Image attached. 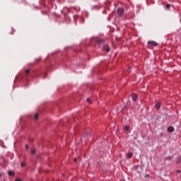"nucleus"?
<instances>
[{
	"label": "nucleus",
	"instance_id": "nucleus-6",
	"mask_svg": "<svg viewBox=\"0 0 181 181\" xmlns=\"http://www.w3.org/2000/svg\"><path fill=\"white\" fill-rule=\"evenodd\" d=\"M168 132H173L175 131V128L173 127H169L167 129Z\"/></svg>",
	"mask_w": 181,
	"mask_h": 181
},
{
	"label": "nucleus",
	"instance_id": "nucleus-27",
	"mask_svg": "<svg viewBox=\"0 0 181 181\" xmlns=\"http://www.w3.org/2000/svg\"><path fill=\"white\" fill-rule=\"evenodd\" d=\"M1 176H2V174H0V177H1Z\"/></svg>",
	"mask_w": 181,
	"mask_h": 181
},
{
	"label": "nucleus",
	"instance_id": "nucleus-20",
	"mask_svg": "<svg viewBox=\"0 0 181 181\" xmlns=\"http://www.w3.org/2000/svg\"><path fill=\"white\" fill-rule=\"evenodd\" d=\"M25 149H29V145L28 144L25 145Z\"/></svg>",
	"mask_w": 181,
	"mask_h": 181
},
{
	"label": "nucleus",
	"instance_id": "nucleus-4",
	"mask_svg": "<svg viewBox=\"0 0 181 181\" xmlns=\"http://www.w3.org/2000/svg\"><path fill=\"white\" fill-rule=\"evenodd\" d=\"M148 45H151V46H158V42L155 41H149Z\"/></svg>",
	"mask_w": 181,
	"mask_h": 181
},
{
	"label": "nucleus",
	"instance_id": "nucleus-22",
	"mask_svg": "<svg viewBox=\"0 0 181 181\" xmlns=\"http://www.w3.org/2000/svg\"><path fill=\"white\" fill-rule=\"evenodd\" d=\"M177 173H181V170H177Z\"/></svg>",
	"mask_w": 181,
	"mask_h": 181
},
{
	"label": "nucleus",
	"instance_id": "nucleus-18",
	"mask_svg": "<svg viewBox=\"0 0 181 181\" xmlns=\"http://www.w3.org/2000/svg\"><path fill=\"white\" fill-rule=\"evenodd\" d=\"M87 101H88V103H89V104H92L93 103V102H91V100L90 98H88Z\"/></svg>",
	"mask_w": 181,
	"mask_h": 181
},
{
	"label": "nucleus",
	"instance_id": "nucleus-12",
	"mask_svg": "<svg viewBox=\"0 0 181 181\" xmlns=\"http://www.w3.org/2000/svg\"><path fill=\"white\" fill-rule=\"evenodd\" d=\"M172 6V5L169 4H167L165 5V9H170V7Z\"/></svg>",
	"mask_w": 181,
	"mask_h": 181
},
{
	"label": "nucleus",
	"instance_id": "nucleus-21",
	"mask_svg": "<svg viewBox=\"0 0 181 181\" xmlns=\"http://www.w3.org/2000/svg\"><path fill=\"white\" fill-rule=\"evenodd\" d=\"M125 108H127V106H124V107L122 109V111H124V110H125Z\"/></svg>",
	"mask_w": 181,
	"mask_h": 181
},
{
	"label": "nucleus",
	"instance_id": "nucleus-8",
	"mask_svg": "<svg viewBox=\"0 0 181 181\" xmlns=\"http://www.w3.org/2000/svg\"><path fill=\"white\" fill-rule=\"evenodd\" d=\"M156 110H160V103H156Z\"/></svg>",
	"mask_w": 181,
	"mask_h": 181
},
{
	"label": "nucleus",
	"instance_id": "nucleus-28",
	"mask_svg": "<svg viewBox=\"0 0 181 181\" xmlns=\"http://www.w3.org/2000/svg\"><path fill=\"white\" fill-rule=\"evenodd\" d=\"M180 160H181V157H179Z\"/></svg>",
	"mask_w": 181,
	"mask_h": 181
},
{
	"label": "nucleus",
	"instance_id": "nucleus-11",
	"mask_svg": "<svg viewBox=\"0 0 181 181\" xmlns=\"http://www.w3.org/2000/svg\"><path fill=\"white\" fill-rule=\"evenodd\" d=\"M127 158L131 159V158H132V153H128L127 155Z\"/></svg>",
	"mask_w": 181,
	"mask_h": 181
},
{
	"label": "nucleus",
	"instance_id": "nucleus-24",
	"mask_svg": "<svg viewBox=\"0 0 181 181\" xmlns=\"http://www.w3.org/2000/svg\"><path fill=\"white\" fill-rule=\"evenodd\" d=\"M129 70H131V67L130 66H129L127 71H129Z\"/></svg>",
	"mask_w": 181,
	"mask_h": 181
},
{
	"label": "nucleus",
	"instance_id": "nucleus-17",
	"mask_svg": "<svg viewBox=\"0 0 181 181\" xmlns=\"http://www.w3.org/2000/svg\"><path fill=\"white\" fill-rule=\"evenodd\" d=\"M131 105V101L128 100L127 103V107H129Z\"/></svg>",
	"mask_w": 181,
	"mask_h": 181
},
{
	"label": "nucleus",
	"instance_id": "nucleus-1",
	"mask_svg": "<svg viewBox=\"0 0 181 181\" xmlns=\"http://www.w3.org/2000/svg\"><path fill=\"white\" fill-rule=\"evenodd\" d=\"M125 12V9L124 8H119L117 9V15L118 16L122 17V15H124V13Z\"/></svg>",
	"mask_w": 181,
	"mask_h": 181
},
{
	"label": "nucleus",
	"instance_id": "nucleus-10",
	"mask_svg": "<svg viewBox=\"0 0 181 181\" xmlns=\"http://www.w3.org/2000/svg\"><path fill=\"white\" fill-rule=\"evenodd\" d=\"M172 159H173V156H168L164 158L165 160H172Z\"/></svg>",
	"mask_w": 181,
	"mask_h": 181
},
{
	"label": "nucleus",
	"instance_id": "nucleus-2",
	"mask_svg": "<svg viewBox=\"0 0 181 181\" xmlns=\"http://www.w3.org/2000/svg\"><path fill=\"white\" fill-rule=\"evenodd\" d=\"M95 43H97V45H99V46H101V45H104V40L100 38H97L95 40Z\"/></svg>",
	"mask_w": 181,
	"mask_h": 181
},
{
	"label": "nucleus",
	"instance_id": "nucleus-15",
	"mask_svg": "<svg viewBox=\"0 0 181 181\" xmlns=\"http://www.w3.org/2000/svg\"><path fill=\"white\" fill-rule=\"evenodd\" d=\"M77 160L80 162V160H81V158H80V157H78L77 158H74V162H77Z\"/></svg>",
	"mask_w": 181,
	"mask_h": 181
},
{
	"label": "nucleus",
	"instance_id": "nucleus-14",
	"mask_svg": "<svg viewBox=\"0 0 181 181\" xmlns=\"http://www.w3.org/2000/svg\"><path fill=\"white\" fill-rule=\"evenodd\" d=\"M124 130H126L127 132L129 131V126H125Z\"/></svg>",
	"mask_w": 181,
	"mask_h": 181
},
{
	"label": "nucleus",
	"instance_id": "nucleus-25",
	"mask_svg": "<svg viewBox=\"0 0 181 181\" xmlns=\"http://www.w3.org/2000/svg\"><path fill=\"white\" fill-rule=\"evenodd\" d=\"M91 133H86V135H90Z\"/></svg>",
	"mask_w": 181,
	"mask_h": 181
},
{
	"label": "nucleus",
	"instance_id": "nucleus-13",
	"mask_svg": "<svg viewBox=\"0 0 181 181\" xmlns=\"http://www.w3.org/2000/svg\"><path fill=\"white\" fill-rule=\"evenodd\" d=\"M29 73H30V69H26L25 71V74H29Z\"/></svg>",
	"mask_w": 181,
	"mask_h": 181
},
{
	"label": "nucleus",
	"instance_id": "nucleus-7",
	"mask_svg": "<svg viewBox=\"0 0 181 181\" xmlns=\"http://www.w3.org/2000/svg\"><path fill=\"white\" fill-rule=\"evenodd\" d=\"M103 49L105 50V52H110V47H108L107 45H105L103 47Z\"/></svg>",
	"mask_w": 181,
	"mask_h": 181
},
{
	"label": "nucleus",
	"instance_id": "nucleus-29",
	"mask_svg": "<svg viewBox=\"0 0 181 181\" xmlns=\"http://www.w3.org/2000/svg\"><path fill=\"white\" fill-rule=\"evenodd\" d=\"M180 177H181V175H180Z\"/></svg>",
	"mask_w": 181,
	"mask_h": 181
},
{
	"label": "nucleus",
	"instance_id": "nucleus-19",
	"mask_svg": "<svg viewBox=\"0 0 181 181\" xmlns=\"http://www.w3.org/2000/svg\"><path fill=\"white\" fill-rule=\"evenodd\" d=\"M31 153L35 154L36 153V150L33 149L31 151Z\"/></svg>",
	"mask_w": 181,
	"mask_h": 181
},
{
	"label": "nucleus",
	"instance_id": "nucleus-16",
	"mask_svg": "<svg viewBox=\"0 0 181 181\" xmlns=\"http://www.w3.org/2000/svg\"><path fill=\"white\" fill-rule=\"evenodd\" d=\"M35 119H39V114L36 113L35 116Z\"/></svg>",
	"mask_w": 181,
	"mask_h": 181
},
{
	"label": "nucleus",
	"instance_id": "nucleus-5",
	"mask_svg": "<svg viewBox=\"0 0 181 181\" xmlns=\"http://www.w3.org/2000/svg\"><path fill=\"white\" fill-rule=\"evenodd\" d=\"M132 98L133 100V101H136L138 100V95H136V94L133 93L132 95Z\"/></svg>",
	"mask_w": 181,
	"mask_h": 181
},
{
	"label": "nucleus",
	"instance_id": "nucleus-3",
	"mask_svg": "<svg viewBox=\"0 0 181 181\" xmlns=\"http://www.w3.org/2000/svg\"><path fill=\"white\" fill-rule=\"evenodd\" d=\"M134 169L136 170L138 173H142V167L141 165H136V167H134Z\"/></svg>",
	"mask_w": 181,
	"mask_h": 181
},
{
	"label": "nucleus",
	"instance_id": "nucleus-23",
	"mask_svg": "<svg viewBox=\"0 0 181 181\" xmlns=\"http://www.w3.org/2000/svg\"><path fill=\"white\" fill-rule=\"evenodd\" d=\"M21 168H23V163H21Z\"/></svg>",
	"mask_w": 181,
	"mask_h": 181
},
{
	"label": "nucleus",
	"instance_id": "nucleus-26",
	"mask_svg": "<svg viewBox=\"0 0 181 181\" xmlns=\"http://www.w3.org/2000/svg\"><path fill=\"white\" fill-rule=\"evenodd\" d=\"M44 78H46V74H44Z\"/></svg>",
	"mask_w": 181,
	"mask_h": 181
},
{
	"label": "nucleus",
	"instance_id": "nucleus-9",
	"mask_svg": "<svg viewBox=\"0 0 181 181\" xmlns=\"http://www.w3.org/2000/svg\"><path fill=\"white\" fill-rule=\"evenodd\" d=\"M8 175L13 177V176H15V172L8 170Z\"/></svg>",
	"mask_w": 181,
	"mask_h": 181
}]
</instances>
